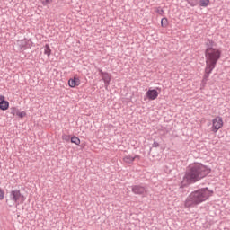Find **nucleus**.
Masks as SVG:
<instances>
[{"label": "nucleus", "mask_w": 230, "mask_h": 230, "mask_svg": "<svg viewBox=\"0 0 230 230\" xmlns=\"http://www.w3.org/2000/svg\"><path fill=\"white\" fill-rule=\"evenodd\" d=\"M211 173V168L208 167V165H204L200 163H196L190 164L181 182V188H186V186H190V184H195V182H199L201 179L208 177Z\"/></svg>", "instance_id": "f257e3e1"}, {"label": "nucleus", "mask_w": 230, "mask_h": 230, "mask_svg": "<svg viewBox=\"0 0 230 230\" xmlns=\"http://www.w3.org/2000/svg\"><path fill=\"white\" fill-rule=\"evenodd\" d=\"M222 57V50L220 49L208 47L205 50V58H206V67L205 74L203 76V82H208V78L211 73H213V69L217 67V63L220 60Z\"/></svg>", "instance_id": "f03ea898"}, {"label": "nucleus", "mask_w": 230, "mask_h": 230, "mask_svg": "<svg viewBox=\"0 0 230 230\" xmlns=\"http://www.w3.org/2000/svg\"><path fill=\"white\" fill-rule=\"evenodd\" d=\"M213 190H209L208 187L191 192L185 200V208L199 206V204L206 202L210 197H213Z\"/></svg>", "instance_id": "7ed1b4c3"}, {"label": "nucleus", "mask_w": 230, "mask_h": 230, "mask_svg": "<svg viewBox=\"0 0 230 230\" xmlns=\"http://www.w3.org/2000/svg\"><path fill=\"white\" fill-rule=\"evenodd\" d=\"M211 128L210 130L214 134H217L222 127H224V119L220 116H216L212 120H211Z\"/></svg>", "instance_id": "20e7f679"}, {"label": "nucleus", "mask_w": 230, "mask_h": 230, "mask_svg": "<svg viewBox=\"0 0 230 230\" xmlns=\"http://www.w3.org/2000/svg\"><path fill=\"white\" fill-rule=\"evenodd\" d=\"M11 200L14 201V204L20 206V204H24L26 197L21 193V190H12L10 194Z\"/></svg>", "instance_id": "39448f33"}, {"label": "nucleus", "mask_w": 230, "mask_h": 230, "mask_svg": "<svg viewBox=\"0 0 230 230\" xmlns=\"http://www.w3.org/2000/svg\"><path fill=\"white\" fill-rule=\"evenodd\" d=\"M158 96H159V92H157V90L149 89L146 93V97L144 100H149L150 102H153L154 100H157Z\"/></svg>", "instance_id": "423d86ee"}, {"label": "nucleus", "mask_w": 230, "mask_h": 230, "mask_svg": "<svg viewBox=\"0 0 230 230\" xmlns=\"http://www.w3.org/2000/svg\"><path fill=\"white\" fill-rule=\"evenodd\" d=\"M80 84H82V82L80 81V77L78 76H74L68 80V85L72 89H75V87H78Z\"/></svg>", "instance_id": "0eeeda50"}, {"label": "nucleus", "mask_w": 230, "mask_h": 230, "mask_svg": "<svg viewBox=\"0 0 230 230\" xmlns=\"http://www.w3.org/2000/svg\"><path fill=\"white\" fill-rule=\"evenodd\" d=\"M11 114L17 116V118H26V111H21L17 107L11 108Z\"/></svg>", "instance_id": "6e6552de"}, {"label": "nucleus", "mask_w": 230, "mask_h": 230, "mask_svg": "<svg viewBox=\"0 0 230 230\" xmlns=\"http://www.w3.org/2000/svg\"><path fill=\"white\" fill-rule=\"evenodd\" d=\"M101 73V76L105 84V87H109L110 84H111V74L107 73V72H103V71H100Z\"/></svg>", "instance_id": "1a4fd4ad"}, {"label": "nucleus", "mask_w": 230, "mask_h": 230, "mask_svg": "<svg viewBox=\"0 0 230 230\" xmlns=\"http://www.w3.org/2000/svg\"><path fill=\"white\" fill-rule=\"evenodd\" d=\"M10 108V102L5 100L4 95H0V109L1 111H8Z\"/></svg>", "instance_id": "9d476101"}, {"label": "nucleus", "mask_w": 230, "mask_h": 230, "mask_svg": "<svg viewBox=\"0 0 230 230\" xmlns=\"http://www.w3.org/2000/svg\"><path fill=\"white\" fill-rule=\"evenodd\" d=\"M132 191L135 193V195H145V193H146L145 187L139 185L133 186Z\"/></svg>", "instance_id": "9b49d317"}, {"label": "nucleus", "mask_w": 230, "mask_h": 230, "mask_svg": "<svg viewBox=\"0 0 230 230\" xmlns=\"http://www.w3.org/2000/svg\"><path fill=\"white\" fill-rule=\"evenodd\" d=\"M136 157H139L138 155L133 157L131 155H126L124 158H123V161L124 163H127L128 164H132V162L133 161H136Z\"/></svg>", "instance_id": "f8f14e48"}, {"label": "nucleus", "mask_w": 230, "mask_h": 230, "mask_svg": "<svg viewBox=\"0 0 230 230\" xmlns=\"http://www.w3.org/2000/svg\"><path fill=\"white\" fill-rule=\"evenodd\" d=\"M27 44H28V40H18V46L21 48V49H22V48L24 49H26Z\"/></svg>", "instance_id": "ddd939ff"}, {"label": "nucleus", "mask_w": 230, "mask_h": 230, "mask_svg": "<svg viewBox=\"0 0 230 230\" xmlns=\"http://www.w3.org/2000/svg\"><path fill=\"white\" fill-rule=\"evenodd\" d=\"M209 0H199V6L202 8H208V6H209Z\"/></svg>", "instance_id": "4468645a"}, {"label": "nucleus", "mask_w": 230, "mask_h": 230, "mask_svg": "<svg viewBox=\"0 0 230 230\" xmlns=\"http://www.w3.org/2000/svg\"><path fill=\"white\" fill-rule=\"evenodd\" d=\"M44 55H47V57L51 56V48H49L48 44H46L44 47Z\"/></svg>", "instance_id": "2eb2a0df"}, {"label": "nucleus", "mask_w": 230, "mask_h": 230, "mask_svg": "<svg viewBox=\"0 0 230 230\" xmlns=\"http://www.w3.org/2000/svg\"><path fill=\"white\" fill-rule=\"evenodd\" d=\"M161 26L162 28H168V18H162Z\"/></svg>", "instance_id": "dca6fc26"}, {"label": "nucleus", "mask_w": 230, "mask_h": 230, "mask_svg": "<svg viewBox=\"0 0 230 230\" xmlns=\"http://www.w3.org/2000/svg\"><path fill=\"white\" fill-rule=\"evenodd\" d=\"M71 143H74L75 145H80L81 141L80 138H78V137L74 136L71 137Z\"/></svg>", "instance_id": "f3484780"}, {"label": "nucleus", "mask_w": 230, "mask_h": 230, "mask_svg": "<svg viewBox=\"0 0 230 230\" xmlns=\"http://www.w3.org/2000/svg\"><path fill=\"white\" fill-rule=\"evenodd\" d=\"M42 5L46 6L51 3V0H41Z\"/></svg>", "instance_id": "a211bd4d"}, {"label": "nucleus", "mask_w": 230, "mask_h": 230, "mask_svg": "<svg viewBox=\"0 0 230 230\" xmlns=\"http://www.w3.org/2000/svg\"><path fill=\"white\" fill-rule=\"evenodd\" d=\"M155 12L156 13H159V15H163V13H164V11L161 8H156Z\"/></svg>", "instance_id": "6ab92c4d"}, {"label": "nucleus", "mask_w": 230, "mask_h": 230, "mask_svg": "<svg viewBox=\"0 0 230 230\" xmlns=\"http://www.w3.org/2000/svg\"><path fill=\"white\" fill-rule=\"evenodd\" d=\"M4 199V190H2L0 189V200H3Z\"/></svg>", "instance_id": "aec40b11"}, {"label": "nucleus", "mask_w": 230, "mask_h": 230, "mask_svg": "<svg viewBox=\"0 0 230 230\" xmlns=\"http://www.w3.org/2000/svg\"><path fill=\"white\" fill-rule=\"evenodd\" d=\"M189 4H190V6H195V4L190 3V2H189Z\"/></svg>", "instance_id": "412c9836"}]
</instances>
